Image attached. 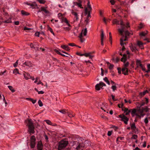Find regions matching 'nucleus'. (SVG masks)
Returning a JSON list of instances; mask_svg holds the SVG:
<instances>
[{"mask_svg": "<svg viewBox=\"0 0 150 150\" xmlns=\"http://www.w3.org/2000/svg\"><path fill=\"white\" fill-rule=\"evenodd\" d=\"M120 24L121 25V29H119L118 31L122 36L120 39V44L121 46H123L124 44H126L124 42V41L127 40V37L129 35L130 33L127 30L125 31V25L123 24V22L121 20Z\"/></svg>", "mask_w": 150, "mask_h": 150, "instance_id": "nucleus-1", "label": "nucleus"}, {"mask_svg": "<svg viewBox=\"0 0 150 150\" xmlns=\"http://www.w3.org/2000/svg\"><path fill=\"white\" fill-rule=\"evenodd\" d=\"M127 55L125 54H123V57L121 59V60L124 63V67L122 68V71L125 75H127L128 74V70L127 67L129 65V63L128 62L125 63V62L127 60Z\"/></svg>", "mask_w": 150, "mask_h": 150, "instance_id": "nucleus-2", "label": "nucleus"}, {"mask_svg": "<svg viewBox=\"0 0 150 150\" xmlns=\"http://www.w3.org/2000/svg\"><path fill=\"white\" fill-rule=\"evenodd\" d=\"M58 144V150H62L68 144V141L67 139H64L59 142Z\"/></svg>", "mask_w": 150, "mask_h": 150, "instance_id": "nucleus-3", "label": "nucleus"}, {"mask_svg": "<svg viewBox=\"0 0 150 150\" xmlns=\"http://www.w3.org/2000/svg\"><path fill=\"white\" fill-rule=\"evenodd\" d=\"M27 125L28 128V132L30 134H34L35 132L34 131V127L31 119H28L27 122Z\"/></svg>", "mask_w": 150, "mask_h": 150, "instance_id": "nucleus-4", "label": "nucleus"}, {"mask_svg": "<svg viewBox=\"0 0 150 150\" xmlns=\"http://www.w3.org/2000/svg\"><path fill=\"white\" fill-rule=\"evenodd\" d=\"M149 109L147 106H146L144 108H142L141 109L140 108L138 110V112L140 114L141 117H143L145 115V114L143 113L144 111L147 112L149 111Z\"/></svg>", "mask_w": 150, "mask_h": 150, "instance_id": "nucleus-5", "label": "nucleus"}, {"mask_svg": "<svg viewBox=\"0 0 150 150\" xmlns=\"http://www.w3.org/2000/svg\"><path fill=\"white\" fill-rule=\"evenodd\" d=\"M36 139L34 135L31 137L30 139V146L32 148H34L35 145Z\"/></svg>", "mask_w": 150, "mask_h": 150, "instance_id": "nucleus-6", "label": "nucleus"}, {"mask_svg": "<svg viewBox=\"0 0 150 150\" xmlns=\"http://www.w3.org/2000/svg\"><path fill=\"white\" fill-rule=\"evenodd\" d=\"M130 110H131V111H130V112H131L132 117H134V116L135 115H136L138 117H139L140 118L141 117V116L140 115V114L138 112V110H137V112L136 110L135 109H130Z\"/></svg>", "mask_w": 150, "mask_h": 150, "instance_id": "nucleus-7", "label": "nucleus"}, {"mask_svg": "<svg viewBox=\"0 0 150 150\" xmlns=\"http://www.w3.org/2000/svg\"><path fill=\"white\" fill-rule=\"evenodd\" d=\"M106 84L102 82H100L99 83L97 84L95 86V88L96 90L99 91L100 89L102 88L103 86H106Z\"/></svg>", "mask_w": 150, "mask_h": 150, "instance_id": "nucleus-8", "label": "nucleus"}, {"mask_svg": "<svg viewBox=\"0 0 150 150\" xmlns=\"http://www.w3.org/2000/svg\"><path fill=\"white\" fill-rule=\"evenodd\" d=\"M119 116L120 117L122 118L121 121H123L125 124H127V122L129 120L128 118L124 115H120Z\"/></svg>", "mask_w": 150, "mask_h": 150, "instance_id": "nucleus-9", "label": "nucleus"}, {"mask_svg": "<svg viewBox=\"0 0 150 150\" xmlns=\"http://www.w3.org/2000/svg\"><path fill=\"white\" fill-rule=\"evenodd\" d=\"M77 146L76 148V149L77 150H79L80 149H82V148L84 147V145L83 144L79 143L77 142Z\"/></svg>", "mask_w": 150, "mask_h": 150, "instance_id": "nucleus-10", "label": "nucleus"}, {"mask_svg": "<svg viewBox=\"0 0 150 150\" xmlns=\"http://www.w3.org/2000/svg\"><path fill=\"white\" fill-rule=\"evenodd\" d=\"M71 13L75 16L76 19L74 20V21H77L79 20V16L77 13L74 11L73 10H71Z\"/></svg>", "mask_w": 150, "mask_h": 150, "instance_id": "nucleus-11", "label": "nucleus"}, {"mask_svg": "<svg viewBox=\"0 0 150 150\" xmlns=\"http://www.w3.org/2000/svg\"><path fill=\"white\" fill-rule=\"evenodd\" d=\"M23 65H25V66L29 67H33V64L31 62L29 61H27L24 62L23 64ZM23 66L24 67L23 65Z\"/></svg>", "mask_w": 150, "mask_h": 150, "instance_id": "nucleus-12", "label": "nucleus"}, {"mask_svg": "<svg viewBox=\"0 0 150 150\" xmlns=\"http://www.w3.org/2000/svg\"><path fill=\"white\" fill-rule=\"evenodd\" d=\"M43 145L41 141H39L37 144V148L38 150H42Z\"/></svg>", "mask_w": 150, "mask_h": 150, "instance_id": "nucleus-13", "label": "nucleus"}, {"mask_svg": "<svg viewBox=\"0 0 150 150\" xmlns=\"http://www.w3.org/2000/svg\"><path fill=\"white\" fill-rule=\"evenodd\" d=\"M91 11H90V10H88V8H85V13L86 14H88L87 16V18H88L89 17H91V16L90 15L91 12Z\"/></svg>", "mask_w": 150, "mask_h": 150, "instance_id": "nucleus-14", "label": "nucleus"}, {"mask_svg": "<svg viewBox=\"0 0 150 150\" xmlns=\"http://www.w3.org/2000/svg\"><path fill=\"white\" fill-rule=\"evenodd\" d=\"M143 43L141 41H138L137 42V45L141 49L144 48L143 46Z\"/></svg>", "mask_w": 150, "mask_h": 150, "instance_id": "nucleus-15", "label": "nucleus"}, {"mask_svg": "<svg viewBox=\"0 0 150 150\" xmlns=\"http://www.w3.org/2000/svg\"><path fill=\"white\" fill-rule=\"evenodd\" d=\"M104 36V34L103 31V30H101V45H103L104 44L103 43V40Z\"/></svg>", "mask_w": 150, "mask_h": 150, "instance_id": "nucleus-16", "label": "nucleus"}, {"mask_svg": "<svg viewBox=\"0 0 150 150\" xmlns=\"http://www.w3.org/2000/svg\"><path fill=\"white\" fill-rule=\"evenodd\" d=\"M62 22H64L66 23L69 26L71 27V25L69 23V22L68 21L66 18H62Z\"/></svg>", "mask_w": 150, "mask_h": 150, "instance_id": "nucleus-17", "label": "nucleus"}, {"mask_svg": "<svg viewBox=\"0 0 150 150\" xmlns=\"http://www.w3.org/2000/svg\"><path fill=\"white\" fill-rule=\"evenodd\" d=\"M24 76V78L26 80H28L30 79V78H31V76L29 74H23Z\"/></svg>", "mask_w": 150, "mask_h": 150, "instance_id": "nucleus-18", "label": "nucleus"}, {"mask_svg": "<svg viewBox=\"0 0 150 150\" xmlns=\"http://www.w3.org/2000/svg\"><path fill=\"white\" fill-rule=\"evenodd\" d=\"M61 47L63 49L66 50L67 51H69L70 50L69 47L67 45H63L61 46Z\"/></svg>", "mask_w": 150, "mask_h": 150, "instance_id": "nucleus-19", "label": "nucleus"}, {"mask_svg": "<svg viewBox=\"0 0 150 150\" xmlns=\"http://www.w3.org/2000/svg\"><path fill=\"white\" fill-rule=\"evenodd\" d=\"M41 11H44L47 14L49 13V12L44 7H41Z\"/></svg>", "mask_w": 150, "mask_h": 150, "instance_id": "nucleus-20", "label": "nucleus"}, {"mask_svg": "<svg viewBox=\"0 0 150 150\" xmlns=\"http://www.w3.org/2000/svg\"><path fill=\"white\" fill-rule=\"evenodd\" d=\"M68 110L65 109H63L60 110L59 112L64 114H66L68 113Z\"/></svg>", "mask_w": 150, "mask_h": 150, "instance_id": "nucleus-21", "label": "nucleus"}, {"mask_svg": "<svg viewBox=\"0 0 150 150\" xmlns=\"http://www.w3.org/2000/svg\"><path fill=\"white\" fill-rule=\"evenodd\" d=\"M148 33V31L142 32L139 34V35L141 36H144L146 35Z\"/></svg>", "mask_w": 150, "mask_h": 150, "instance_id": "nucleus-22", "label": "nucleus"}, {"mask_svg": "<svg viewBox=\"0 0 150 150\" xmlns=\"http://www.w3.org/2000/svg\"><path fill=\"white\" fill-rule=\"evenodd\" d=\"M130 49L132 52H135L136 50H137V49H135L132 45L130 46Z\"/></svg>", "mask_w": 150, "mask_h": 150, "instance_id": "nucleus-23", "label": "nucleus"}, {"mask_svg": "<svg viewBox=\"0 0 150 150\" xmlns=\"http://www.w3.org/2000/svg\"><path fill=\"white\" fill-rule=\"evenodd\" d=\"M55 51L57 53V54H60L62 56H64V57H68V56L67 55H64V54H62L61 52H60L58 50H55Z\"/></svg>", "mask_w": 150, "mask_h": 150, "instance_id": "nucleus-24", "label": "nucleus"}, {"mask_svg": "<svg viewBox=\"0 0 150 150\" xmlns=\"http://www.w3.org/2000/svg\"><path fill=\"white\" fill-rule=\"evenodd\" d=\"M112 23L113 24H116L117 25H119V21L116 19H114L112 21Z\"/></svg>", "mask_w": 150, "mask_h": 150, "instance_id": "nucleus-25", "label": "nucleus"}, {"mask_svg": "<svg viewBox=\"0 0 150 150\" xmlns=\"http://www.w3.org/2000/svg\"><path fill=\"white\" fill-rule=\"evenodd\" d=\"M148 91L146 90L144 91L143 93H139V96L141 97H142L144 96L146 93H148Z\"/></svg>", "mask_w": 150, "mask_h": 150, "instance_id": "nucleus-26", "label": "nucleus"}, {"mask_svg": "<svg viewBox=\"0 0 150 150\" xmlns=\"http://www.w3.org/2000/svg\"><path fill=\"white\" fill-rule=\"evenodd\" d=\"M21 13L23 16H27L29 15V13L23 10L21 11Z\"/></svg>", "mask_w": 150, "mask_h": 150, "instance_id": "nucleus-27", "label": "nucleus"}, {"mask_svg": "<svg viewBox=\"0 0 150 150\" xmlns=\"http://www.w3.org/2000/svg\"><path fill=\"white\" fill-rule=\"evenodd\" d=\"M81 32H82V34H83L84 36H86L87 33V28H85L84 29V30H83Z\"/></svg>", "mask_w": 150, "mask_h": 150, "instance_id": "nucleus-28", "label": "nucleus"}, {"mask_svg": "<svg viewBox=\"0 0 150 150\" xmlns=\"http://www.w3.org/2000/svg\"><path fill=\"white\" fill-rule=\"evenodd\" d=\"M136 64L137 66H140V67L142 66V65L141 64V61L140 60H137L136 61Z\"/></svg>", "mask_w": 150, "mask_h": 150, "instance_id": "nucleus-29", "label": "nucleus"}, {"mask_svg": "<svg viewBox=\"0 0 150 150\" xmlns=\"http://www.w3.org/2000/svg\"><path fill=\"white\" fill-rule=\"evenodd\" d=\"M87 6L88 7L86 8H88V10H90V11H91L92 8L90 5V2L89 0H88Z\"/></svg>", "mask_w": 150, "mask_h": 150, "instance_id": "nucleus-30", "label": "nucleus"}, {"mask_svg": "<svg viewBox=\"0 0 150 150\" xmlns=\"http://www.w3.org/2000/svg\"><path fill=\"white\" fill-rule=\"evenodd\" d=\"M34 89L35 91H37V92H38V94H43L44 93V92L42 91H39L36 88H34Z\"/></svg>", "mask_w": 150, "mask_h": 150, "instance_id": "nucleus-31", "label": "nucleus"}, {"mask_svg": "<svg viewBox=\"0 0 150 150\" xmlns=\"http://www.w3.org/2000/svg\"><path fill=\"white\" fill-rule=\"evenodd\" d=\"M47 28H48V30H49L50 32L52 34L54 35V36H55L54 35V32H53V30L52 29V28H51L49 26V25H48L47 26Z\"/></svg>", "mask_w": 150, "mask_h": 150, "instance_id": "nucleus-32", "label": "nucleus"}, {"mask_svg": "<svg viewBox=\"0 0 150 150\" xmlns=\"http://www.w3.org/2000/svg\"><path fill=\"white\" fill-rule=\"evenodd\" d=\"M28 5H30V6H31L32 7H33L34 6L33 8H35L36 7H38V6L35 3H34L31 4H28Z\"/></svg>", "mask_w": 150, "mask_h": 150, "instance_id": "nucleus-33", "label": "nucleus"}, {"mask_svg": "<svg viewBox=\"0 0 150 150\" xmlns=\"http://www.w3.org/2000/svg\"><path fill=\"white\" fill-rule=\"evenodd\" d=\"M67 114L70 117H73L75 115L74 114H72L71 112H69L68 111V113H67Z\"/></svg>", "mask_w": 150, "mask_h": 150, "instance_id": "nucleus-34", "label": "nucleus"}, {"mask_svg": "<svg viewBox=\"0 0 150 150\" xmlns=\"http://www.w3.org/2000/svg\"><path fill=\"white\" fill-rule=\"evenodd\" d=\"M103 80L105 81L106 83L109 85L110 84V83L109 81L108 80L107 78V77H105V78L103 79Z\"/></svg>", "mask_w": 150, "mask_h": 150, "instance_id": "nucleus-35", "label": "nucleus"}, {"mask_svg": "<svg viewBox=\"0 0 150 150\" xmlns=\"http://www.w3.org/2000/svg\"><path fill=\"white\" fill-rule=\"evenodd\" d=\"M30 46L31 48H34L35 49V50H38V47H34V45L33 44V43H31L30 45Z\"/></svg>", "mask_w": 150, "mask_h": 150, "instance_id": "nucleus-36", "label": "nucleus"}, {"mask_svg": "<svg viewBox=\"0 0 150 150\" xmlns=\"http://www.w3.org/2000/svg\"><path fill=\"white\" fill-rule=\"evenodd\" d=\"M8 87L9 89L12 91V92H13L15 91V90L13 89V87L11 86H8Z\"/></svg>", "mask_w": 150, "mask_h": 150, "instance_id": "nucleus-37", "label": "nucleus"}, {"mask_svg": "<svg viewBox=\"0 0 150 150\" xmlns=\"http://www.w3.org/2000/svg\"><path fill=\"white\" fill-rule=\"evenodd\" d=\"M136 126L134 123H133L131 125V129L133 130H134L136 129Z\"/></svg>", "mask_w": 150, "mask_h": 150, "instance_id": "nucleus-38", "label": "nucleus"}, {"mask_svg": "<svg viewBox=\"0 0 150 150\" xmlns=\"http://www.w3.org/2000/svg\"><path fill=\"white\" fill-rule=\"evenodd\" d=\"M4 22L5 23H11V18H8L7 20L4 21Z\"/></svg>", "mask_w": 150, "mask_h": 150, "instance_id": "nucleus-39", "label": "nucleus"}, {"mask_svg": "<svg viewBox=\"0 0 150 150\" xmlns=\"http://www.w3.org/2000/svg\"><path fill=\"white\" fill-rule=\"evenodd\" d=\"M71 27L69 26V27H64L63 28L65 30L69 31L71 29Z\"/></svg>", "mask_w": 150, "mask_h": 150, "instance_id": "nucleus-40", "label": "nucleus"}, {"mask_svg": "<svg viewBox=\"0 0 150 150\" xmlns=\"http://www.w3.org/2000/svg\"><path fill=\"white\" fill-rule=\"evenodd\" d=\"M13 73L16 75L17 74H19L18 70L17 69H15L13 71Z\"/></svg>", "mask_w": 150, "mask_h": 150, "instance_id": "nucleus-41", "label": "nucleus"}, {"mask_svg": "<svg viewBox=\"0 0 150 150\" xmlns=\"http://www.w3.org/2000/svg\"><path fill=\"white\" fill-rule=\"evenodd\" d=\"M45 121L48 124L50 125H52V123L49 120H45Z\"/></svg>", "mask_w": 150, "mask_h": 150, "instance_id": "nucleus-42", "label": "nucleus"}, {"mask_svg": "<svg viewBox=\"0 0 150 150\" xmlns=\"http://www.w3.org/2000/svg\"><path fill=\"white\" fill-rule=\"evenodd\" d=\"M40 4H44L45 2V0H37Z\"/></svg>", "mask_w": 150, "mask_h": 150, "instance_id": "nucleus-43", "label": "nucleus"}, {"mask_svg": "<svg viewBox=\"0 0 150 150\" xmlns=\"http://www.w3.org/2000/svg\"><path fill=\"white\" fill-rule=\"evenodd\" d=\"M113 91H114L115 90L117 89V87L115 85L112 86L111 87Z\"/></svg>", "mask_w": 150, "mask_h": 150, "instance_id": "nucleus-44", "label": "nucleus"}, {"mask_svg": "<svg viewBox=\"0 0 150 150\" xmlns=\"http://www.w3.org/2000/svg\"><path fill=\"white\" fill-rule=\"evenodd\" d=\"M38 104L40 107H42L43 106V104L40 100H39L38 101Z\"/></svg>", "mask_w": 150, "mask_h": 150, "instance_id": "nucleus-45", "label": "nucleus"}, {"mask_svg": "<svg viewBox=\"0 0 150 150\" xmlns=\"http://www.w3.org/2000/svg\"><path fill=\"white\" fill-rule=\"evenodd\" d=\"M44 136L45 137V139L46 140V141L47 142H48V138L47 137V136L45 134L44 135Z\"/></svg>", "mask_w": 150, "mask_h": 150, "instance_id": "nucleus-46", "label": "nucleus"}, {"mask_svg": "<svg viewBox=\"0 0 150 150\" xmlns=\"http://www.w3.org/2000/svg\"><path fill=\"white\" fill-rule=\"evenodd\" d=\"M91 54V53H86L83 54V56H84L86 57H88Z\"/></svg>", "mask_w": 150, "mask_h": 150, "instance_id": "nucleus-47", "label": "nucleus"}, {"mask_svg": "<svg viewBox=\"0 0 150 150\" xmlns=\"http://www.w3.org/2000/svg\"><path fill=\"white\" fill-rule=\"evenodd\" d=\"M137 135H134L132 136L131 139H136L137 138Z\"/></svg>", "mask_w": 150, "mask_h": 150, "instance_id": "nucleus-48", "label": "nucleus"}, {"mask_svg": "<svg viewBox=\"0 0 150 150\" xmlns=\"http://www.w3.org/2000/svg\"><path fill=\"white\" fill-rule=\"evenodd\" d=\"M2 96H3V100L4 102V103L6 104L5 106H6L7 104V103L6 102V101L5 100V98L4 96L3 95H2Z\"/></svg>", "mask_w": 150, "mask_h": 150, "instance_id": "nucleus-49", "label": "nucleus"}, {"mask_svg": "<svg viewBox=\"0 0 150 150\" xmlns=\"http://www.w3.org/2000/svg\"><path fill=\"white\" fill-rule=\"evenodd\" d=\"M144 26L142 23H140L139 24V26L138 27L140 29H142V28H143Z\"/></svg>", "mask_w": 150, "mask_h": 150, "instance_id": "nucleus-50", "label": "nucleus"}, {"mask_svg": "<svg viewBox=\"0 0 150 150\" xmlns=\"http://www.w3.org/2000/svg\"><path fill=\"white\" fill-rule=\"evenodd\" d=\"M114 65L113 64H110L109 68L110 70H112V69Z\"/></svg>", "mask_w": 150, "mask_h": 150, "instance_id": "nucleus-51", "label": "nucleus"}, {"mask_svg": "<svg viewBox=\"0 0 150 150\" xmlns=\"http://www.w3.org/2000/svg\"><path fill=\"white\" fill-rule=\"evenodd\" d=\"M77 6L81 8H83V7H82L81 3H78V4H77Z\"/></svg>", "mask_w": 150, "mask_h": 150, "instance_id": "nucleus-52", "label": "nucleus"}, {"mask_svg": "<svg viewBox=\"0 0 150 150\" xmlns=\"http://www.w3.org/2000/svg\"><path fill=\"white\" fill-rule=\"evenodd\" d=\"M122 110L124 111V112H125L129 111V110H128V109L127 108H124V109H123V108H122Z\"/></svg>", "mask_w": 150, "mask_h": 150, "instance_id": "nucleus-53", "label": "nucleus"}, {"mask_svg": "<svg viewBox=\"0 0 150 150\" xmlns=\"http://www.w3.org/2000/svg\"><path fill=\"white\" fill-rule=\"evenodd\" d=\"M30 101H32V103H33V104H34L35 103V102H36V100H34L33 99H30Z\"/></svg>", "mask_w": 150, "mask_h": 150, "instance_id": "nucleus-54", "label": "nucleus"}, {"mask_svg": "<svg viewBox=\"0 0 150 150\" xmlns=\"http://www.w3.org/2000/svg\"><path fill=\"white\" fill-rule=\"evenodd\" d=\"M69 45L71 46H77V45H76L75 44L73 43H69Z\"/></svg>", "mask_w": 150, "mask_h": 150, "instance_id": "nucleus-55", "label": "nucleus"}, {"mask_svg": "<svg viewBox=\"0 0 150 150\" xmlns=\"http://www.w3.org/2000/svg\"><path fill=\"white\" fill-rule=\"evenodd\" d=\"M131 111V110H129V111H127V112H125V115H128L130 113V111Z\"/></svg>", "mask_w": 150, "mask_h": 150, "instance_id": "nucleus-56", "label": "nucleus"}, {"mask_svg": "<svg viewBox=\"0 0 150 150\" xmlns=\"http://www.w3.org/2000/svg\"><path fill=\"white\" fill-rule=\"evenodd\" d=\"M110 2L112 5H113L115 4V1L114 0H110Z\"/></svg>", "mask_w": 150, "mask_h": 150, "instance_id": "nucleus-57", "label": "nucleus"}, {"mask_svg": "<svg viewBox=\"0 0 150 150\" xmlns=\"http://www.w3.org/2000/svg\"><path fill=\"white\" fill-rule=\"evenodd\" d=\"M18 60H17V61H16V62L15 63L13 64V66L14 67H16L17 66L18 64Z\"/></svg>", "mask_w": 150, "mask_h": 150, "instance_id": "nucleus-58", "label": "nucleus"}, {"mask_svg": "<svg viewBox=\"0 0 150 150\" xmlns=\"http://www.w3.org/2000/svg\"><path fill=\"white\" fill-rule=\"evenodd\" d=\"M80 40L81 42H83L85 40V39L83 38H80Z\"/></svg>", "mask_w": 150, "mask_h": 150, "instance_id": "nucleus-59", "label": "nucleus"}, {"mask_svg": "<svg viewBox=\"0 0 150 150\" xmlns=\"http://www.w3.org/2000/svg\"><path fill=\"white\" fill-rule=\"evenodd\" d=\"M39 35H40V32H39L35 33V36H37V37H39Z\"/></svg>", "mask_w": 150, "mask_h": 150, "instance_id": "nucleus-60", "label": "nucleus"}, {"mask_svg": "<svg viewBox=\"0 0 150 150\" xmlns=\"http://www.w3.org/2000/svg\"><path fill=\"white\" fill-rule=\"evenodd\" d=\"M117 70L118 71V73L119 74H120L121 73V69L120 68H117Z\"/></svg>", "mask_w": 150, "mask_h": 150, "instance_id": "nucleus-61", "label": "nucleus"}, {"mask_svg": "<svg viewBox=\"0 0 150 150\" xmlns=\"http://www.w3.org/2000/svg\"><path fill=\"white\" fill-rule=\"evenodd\" d=\"M31 29V28H28L26 27H25L24 28V30H29Z\"/></svg>", "mask_w": 150, "mask_h": 150, "instance_id": "nucleus-62", "label": "nucleus"}, {"mask_svg": "<svg viewBox=\"0 0 150 150\" xmlns=\"http://www.w3.org/2000/svg\"><path fill=\"white\" fill-rule=\"evenodd\" d=\"M101 117L102 118H103V119H105V120H107L108 119V118L107 117H105V116H103V115L101 116Z\"/></svg>", "mask_w": 150, "mask_h": 150, "instance_id": "nucleus-63", "label": "nucleus"}, {"mask_svg": "<svg viewBox=\"0 0 150 150\" xmlns=\"http://www.w3.org/2000/svg\"><path fill=\"white\" fill-rule=\"evenodd\" d=\"M112 131H109L108 132V136H110L112 134Z\"/></svg>", "mask_w": 150, "mask_h": 150, "instance_id": "nucleus-64", "label": "nucleus"}]
</instances>
